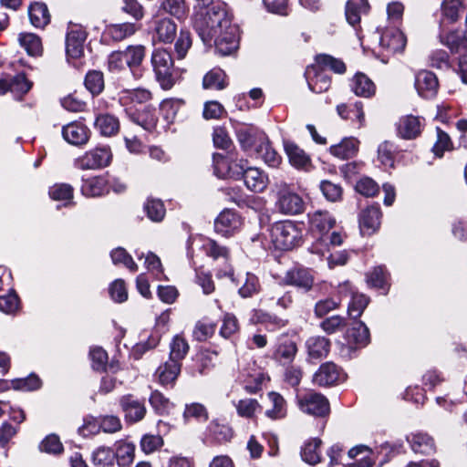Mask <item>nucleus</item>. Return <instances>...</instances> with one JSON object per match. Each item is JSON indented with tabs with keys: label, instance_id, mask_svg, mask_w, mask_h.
Here are the masks:
<instances>
[{
	"label": "nucleus",
	"instance_id": "nucleus-49",
	"mask_svg": "<svg viewBox=\"0 0 467 467\" xmlns=\"http://www.w3.org/2000/svg\"><path fill=\"white\" fill-rule=\"evenodd\" d=\"M317 66L322 70L330 69L335 73L343 74L346 71L345 63L329 55H318L316 58Z\"/></svg>",
	"mask_w": 467,
	"mask_h": 467
},
{
	"label": "nucleus",
	"instance_id": "nucleus-19",
	"mask_svg": "<svg viewBox=\"0 0 467 467\" xmlns=\"http://www.w3.org/2000/svg\"><path fill=\"white\" fill-rule=\"evenodd\" d=\"M379 45L388 51L396 53L404 49L406 37L398 28H388L381 34Z\"/></svg>",
	"mask_w": 467,
	"mask_h": 467
},
{
	"label": "nucleus",
	"instance_id": "nucleus-46",
	"mask_svg": "<svg viewBox=\"0 0 467 467\" xmlns=\"http://www.w3.org/2000/svg\"><path fill=\"white\" fill-rule=\"evenodd\" d=\"M161 9L179 20L183 19L188 11L185 0H162Z\"/></svg>",
	"mask_w": 467,
	"mask_h": 467
},
{
	"label": "nucleus",
	"instance_id": "nucleus-23",
	"mask_svg": "<svg viewBox=\"0 0 467 467\" xmlns=\"http://www.w3.org/2000/svg\"><path fill=\"white\" fill-rule=\"evenodd\" d=\"M285 150L292 166L298 170L308 171L311 160L306 152L293 142L285 143Z\"/></svg>",
	"mask_w": 467,
	"mask_h": 467
},
{
	"label": "nucleus",
	"instance_id": "nucleus-26",
	"mask_svg": "<svg viewBox=\"0 0 467 467\" xmlns=\"http://www.w3.org/2000/svg\"><path fill=\"white\" fill-rule=\"evenodd\" d=\"M412 451L416 453L431 454L435 451V443L431 437L426 433L416 432L407 436Z\"/></svg>",
	"mask_w": 467,
	"mask_h": 467
},
{
	"label": "nucleus",
	"instance_id": "nucleus-58",
	"mask_svg": "<svg viewBox=\"0 0 467 467\" xmlns=\"http://www.w3.org/2000/svg\"><path fill=\"white\" fill-rule=\"evenodd\" d=\"M355 190L365 197H373L379 192V187L371 178L362 177L356 182Z\"/></svg>",
	"mask_w": 467,
	"mask_h": 467
},
{
	"label": "nucleus",
	"instance_id": "nucleus-56",
	"mask_svg": "<svg viewBox=\"0 0 467 467\" xmlns=\"http://www.w3.org/2000/svg\"><path fill=\"white\" fill-rule=\"evenodd\" d=\"M367 282L370 286L386 291L388 289V274L384 267H375L368 275Z\"/></svg>",
	"mask_w": 467,
	"mask_h": 467
},
{
	"label": "nucleus",
	"instance_id": "nucleus-25",
	"mask_svg": "<svg viewBox=\"0 0 467 467\" xmlns=\"http://www.w3.org/2000/svg\"><path fill=\"white\" fill-rule=\"evenodd\" d=\"M285 283L308 291L312 288L314 277L307 269L295 268L288 271L285 277Z\"/></svg>",
	"mask_w": 467,
	"mask_h": 467
},
{
	"label": "nucleus",
	"instance_id": "nucleus-29",
	"mask_svg": "<svg viewBox=\"0 0 467 467\" xmlns=\"http://www.w3.org/2000/svg\"><path fill=\"white\" fill-rule=\"evenodd\" d=\"M358 144V140L353 137L345 138L338 144L332 145L329 151L339 159L347 160L357 154Z\"/></svg>",
	"mask_w": 467,
	"mask_h": 467
},
{
	"label": "nucleus",
	"instance_id": "nucleus-48",
	"mask_svg": "<svg viewBox=\"0 0 467 467\" xmlns=\"http://www.w3.org/2000/svg\"><path fill=\"white\" fill-rule=\"evenodd\" d=\"M170 358L169 360H173L175 362L181 363V361L185 358L189 350V345L185 338L182 336H175L170 345Z\"/></svg>",
	"mask_w": 467,
	"mask_h": 467
},
{
	"label": "nucleus",
	"instance_id": "nucleus-27",
	"mask_svg": "<svg viewBox=\"0 0 467 467\" xmlns=\"http://www.w3.org/2000/svg\"><path fill=\"white\" fill-rule=\"evenodd\" d=\"M310 228L321 235L327 234L336 223L335 218L328 213L316 211L308 214Z\"/></svg>",
	"mask_w": 467,
	"mask_h": 467
},
{
	"label": "nucleus",
	"instance_id": "nucleus-32",
	"mask_svg": "<svg viewBox=\"0 0 467 467\" xmlns=\"http://www.w3.org/2000/svg\"><path fill=\"white\" fill-rule=\"evenodd\" d=\"M151 99V93L145 88L124 89L119 93V103L124 107L146 103Z\"/></svg>",
	"mask_w": 467,
	"mask_h": 467
},
{
	"label": "nucleus",
	"instance_id": "nucleus-34",
	"mask_svg": "<svg viewBox=\"0 0 467 467\" xmlns=\"http://www.w3.org/2000/svg\"><path fill=\"white\" fill-rule=\"evenodd\" d=\"M95 129L105 137H110L119 130V119L110 114H100L95 119Z\"/></svg>",
	"mask_w": 467,
	"mask_h": 467
},
{
	"label": "nucleus",
	"instance_id": "nucleus-5",
	"mask_svg": "<svg viewBox=\"0 0 467 467\" xmlns=\"http://www.w3.org/2000/svg\"><path fill=\"white\" fill-rule=\"evenodd\" d=\"M111 157L109 147H96L77 158L74 165L79 170L101 169L110 163Z\"/></svg>",
	"mask_w": 467,
	"mask_h": 467
},
{
	"label": "nucleus",
	"instance_id": "nucleus-50",
	"mask_svg": "<svg viewBox=\"0 0 467 467\" xmlns=\"http://www.w3.org/2000/svg\"><path fill=\"white\" fill-rule=\"evenodd\" d=\"M260 289L261 285L258 277L252 273H246L244 280L238 289V293L243 298H248L258 294Z\"/></svg>",
	"mask_w": 467,
	"mask_h": 467
},
{
	"label": "nucleus",
	"instance_id": "nucleus-43",
	"mask_svg": "<svg viewBox=\"0 0 467 467\" xmlns=\"http://www.w3.org/2000/svg\"><path fill=\"white\" fill-rule=\"evenodd\" d=\"M131 109L132 107H130L129 109H126V111L134 123L141 126L145 130H151L154 128L157 119L153 110L150 107H146L143 112H129V110Z\"/></svg>",
	"mask_w": 467,
	"mask_h": 467
},
{
	"label": "nucleus",
	"instance_id": "nucleus-38",
	"mask_svg": "<svg viewBox=\"0 0 467 467\" xmlns=\"http://www.w3.org/2000/svg\"><path fill=\"white\" fill-rule=\"evenodd\" d=\"M351 89L357 96L368 98L375 93V85L366 75L358 73L352 79Z\"/></svg>",
	"mask_w": 467,
	"mask_h": 467
},
{
	"label": "nucleus",
	"instance_id": "nucleus-37",
	"mask_svg": "<svg viewBox=\"0 0 467 467\" xmlns=\"http://www.w3.org/2000/svg\"><path fill=\"white\" fill-rule=\"evenodd\" d=\"M81 192L88 197L100 196L108 192L107 182L100 176L87 179L82 183Z\"/></svg>",
	"mask_w": 467,
	"mask_h": 467
},
{
	"label": "nucleus",
	"instance_id": "nucleus-24",
	"mask_svg": "<svg viewBox=\"0 0 467 467\" xmlns=\"http://www.w3.org/2000/svg\"><path fill=\"white\" fill-rule=\"evenodd\" d=\"M214 173L219 178L226 176L236 177V171L239 169L240 161L237 162L232 156L225 158L220 153H215L213 156Z\"/></svg>",
	"mask_w": 467,
	"mask_h": 467
},
{
	"label": "nucleus",
	"instance_id": "nucleus-36",
	"mask_svg": "<svg viewBox=\"0 0 467 467\" xmlns=\"http://www.w3.org/2000/svg\"><path fill=\"white\" fill-rule=\"evenodd\" d=\"M181 372V363L173 360H168L160 366L156 371V376L162 385L173 384Z\"/></svg>",
	"mask_w": 467,
	"mask_h": 467
},
{
	"label": "nucleus",
	"instance_id": "nucleus-41",
	"mask_svg": "<svg viewBox=\"0 0 467 467\" xmlns=\"http://www.w3.org/2000/svg\"><path fill=\"white\" fill-rule=\"evenodd\" d=\"M207 439L216 442H225L233 437L232 429L217 421H212L207 428Z\"/></svg>",
	"mask_w": 467,
	"mask_h": 467
},
{
	"label": "nucleus",
	"instance_id": "nucleus-15",
	"mask_svg": "<svg viewBox=\"0 0 467 467\" xmlns=\"http://www.w3.org/2000/svg\"><path fill=\"white\" fill-rule=\"evenodd\" d=\"M237 140L244 150L254 149L262 142L266 135L254 126H241L236 129Z\"/></svg>",
	"mask_w": 467,
	"mask_h": 467
},
{
	"label": "nucleus",
	"instance_id": "nucleus-51",
	"mask_svg": "<svg viewBox=\"0 0 467 467\" xmlns=\"http://www.w3.org/2000/svg\"><path fill=\"white\" fill-rule=\"evenodd\" d=\"M237 414L240 417L253 419L256 412L261 410V405L255 399H243L235 404Z\"/></svg>",
	"mask_w": 467,
	"mask_h": 467
},
{
	"label": "nucleus",
	"instance_id": "nucleus-30",
	"mask_svg": "<svg viewBox=\"0 0 467 467\" xmlns=\"http://www.w3.org/2000/svg\"><path fill=\"white\" fill-rule=\"evenodd\" d=\"M346 338L349 344L364 347L369 342V331L361 321H355L347 330Z\"/></svg>",
	"mask_w": 467,
	"mask_h": 467
},
{
	"label": "nucleus",
	"instance_id": "nucleus-6",
	"mask_svg": "<svg viewBox=\"0 0 467 467\" xmlns=\"http://www.w3.org/2000/svg\"><path fill=\"white\" fill-rule=\"evenodd\" d=\"M299 409L309 415L315 417H325L330 411L328 400L315 391H308L297 398Z\"/></svg>",
	"mask_w": 467,
	"mask_h": 467
},
{
	"label": "nucleus",
	"instance_id": "nucleus-12",
	"mask_svg": "<svg viewBox=\"0 0 467 467\" xmlns=\"http://www.w3.org/2000/svg\"><path fill=\"white\" fill-rule=\"evenodd\" d=\"M119 406L124 413L126 421L138 422L145 417L146 408L143 401L131 394L120 397Z\"/></svg>",
	"mask_w": 467,
	"mask_h": 467
},
{
	"label": "nucleus",
	"instance_id": "nucleus-8",
	"mask_svg": "<svg viewBox=\"0 0 467 467\" xmlns=\"http://www.w3.org/2000/svg\"><path fill=\"white\" fill-rule=\"evenodd\" d=\"M246 163L240 160V166L236 172V177L244 178L246 187L255 192H262L267 186L268 177L257 168L245 167Z\"/></svg>",
	"mask_w": 467,
	"mask_h": 467
},
{
	"label": "nucleus",
	"instance_id": "nucleus-39",
	"mask_svg": "<svg viewBox=\"0 0 467 467\" xmlns=\"http://www.w3.org/2000/svg\"><path fill=\"white\" fill-rule=\"evenodd\" d=\"M226 86V75L221 68H213L203 77L202 87L205 89L222 90Z\"/></svg>",
	"mask_w": 467,
	"mask_h": 467
},
{
	"label": "nucleus",
	"instance_id": "nucleus-60",
	"mask_svg": "<svg viewBox=\"0 0 467 467\" xmlns=\"http://www.w3.org/2000/svg\"><path fill=\"white\" fill-rule=\"evenodd\" d=\"M461 9L460 0H443L441 4L442 16L451 22H455L459 18Z\"/></svg>",
	"mask_w": 467,
	"mask_h": 467
},
{
	"label": "nucleus",
	"instance_id": "nucleus-53",
	"mask_svg": "<svg viewBox=\"0 0 467 467\" xmlns=\"http://www.w3.org/2000/svg\"><path fill=\"white\" fill-rule=\"evenodd\" d=\"M321 441L318 439L311 440L305 443L301 451L302 459L311 464L315 465L320 462L319 446Z\"/></svg>",
	"mask_w": 467,
	"mask_h": 467
},
{
	"label": "nucleus",
	"instance_id": "nucleus-16",
	"mask_svg": "<svg viewBox=\"0 0 467 467\" xmlns=\"http://www.w3.org/2000/svg\"><path fill=\"white\" fill-rule=\"evenodd\" d=\"M306 77L309 88L315 93L325 92L330 88L329 76L317 65L307 67Z\"/></svg>",
	"mask_w": 467,
	"mask_h": 467
},
{
	"label": "nucleus",
	"instance_id": "nucleus-55",
	"mask_svg": "<svg viewBox=\"0 0 467 467\" xmlns=\"http://www.w3.org/2000/svg\"><path fill=\"white\" fill-rule=\"evenodd\" d=\"M144 211L149 219L153 222H161L165 216V207L163 202L159 199L150 198L144 204Z\"/></svg>",
	"mask_w": 467,
	"mask_h": 467
},
{
	"label": "nucleus",
	"instance_id": "nucleus-2",
	"mask_svg": "<svg viewBox=\"0 0 467 467\" xmlns=\"http://www.w3.org/2000/svg\"><path fill=\"white\" fill-rule=\"evenodd\" d=\"M270 235L275 249L284 251L293 249L302 239L301 230L291 221H282L273 224Z\"/></svg>",
	"mask_w": 467,
	"mask_h": 467
},
{
	"label": "nucleus",
	"instance_id": "nucleus-35",
	"mask_svg": "<svg viewBox=\"0 0 467 467\" xmlns=\"http://www.w3.org/2000/svg\"><path fill=\"white\" fill-rule=\"evenodd\" d=\"M369 9L368 0H348L346 4L345 15L347 21L351 26H356L360 22V15L367 13Z\"/></svg>",
	"mask_w": 467,
	"mask_h": 467
},
{
	"label": "nucleus",
	"instance_id": "nucleus-22",
	"mask_svg": "<svg viewBox=\"0 0 467 467\" xmlns=\"http://www.w3.org/2000/svg\"><path fill=\"white\" fill-rule=\"evenodd\" d=\"M122 52L130 73L135 78H140L142 75L140 66L145 57V47L141 45L130 46Z\"/></svg>",
	"mask_w": 467,
	"mask_h": 467
},
{
	"label": "nucleus",
	"instance_id": "nucleus-4",
	"mask_svg": "<svg viewBox=\"0 0 467 467\" xmlns=\"http://www.w3.org/2000/svg\"><path fill=\"white\" fill-rule=\"evenodd\" d=\"M277 210L287 215L300 214L305 210V202L302 197L293 192L285 182L275 184Z\"/></svg>",
	"mask_w": 467,
	"mask_h": 467
},
{
	"label": "nucleus",
	"instance_id": "nucleus-33",
	"mask_svg": "<svg viewBox=\"0 0 467 467\" xmlns=\"http://www.w3.org/2000/svg\"><path fill=\"white\" fill-rule=\"evenodd\" d=\"M337 112L343 119L356 120L359 126L364 123L363 105L359 101L353 104H339L337 106Z\"/></svg>",
	"mask_w": 467,
	"mask_h": 467
},
{
	"label": "nucleus",
	"instance_id": "nucleus-47",
	"mask_svg": "<svg viewBox=\"0 0 467 467\" xmlns=\"http://www.w3.org/2000/svg\"><path fill=\"white\" fill-rule=\"evenodd\" d=\"M137 31V27L132 23L116 24L108 26L107 34L115 41H121Z\"/></svg>",
	"mask_w": 467,
	"mask_h": 467
},
{
	"label": "nucleus",
	"instance_id": "nucleus-10",
	"mask_svg": "<svg viewBox=\"0 0 467 467\" xmlns=\"http://www.w3.org/2000/svg\"><path fill=\"white\" fill-rule=\"evenodd\" d=\"M242 224V218L235 211L224 209L214 221V230L217 234L228 237L234 234Z\"/></svg>",
	"mask_w": 467,
	"mask_h": 467
},
{
	"label": "nucleus",
	"instance_id": "nucleus-17",
	"mask_svg": "<svg viewBox=\"0 0 467 467\" xmlns=\"http://www.w3.org/2000/svg\"><path fill=\"white\" fill-rule=\"evenodd\" d=\"M177 35V25L171 18H161L155 21L153 40L163 44L173 42Z\"/></svg>",
	"mask_w": 467,
	"mask_h": 467
},
{
	"label": "nucleus",
	"instance_id": "nucleus-3",
	"mask_svg": "<svg viewBox=\"0 0 467 467\" xmlns=\"http://www.w3.org/2000/svg\"><path fill=\"white\" fill-rule=\"evenodd\" d=\"M151 65L156 79L163 89H170L175 83L173 59L171 53L163 48H156L151 55Z\"/></svg>",
	"mask_w": 467,
	"mask_h": 467
},
{
	"label": "nucleus",
	"instance_id": "nucleus-44",
	"mask_svg": "<svg viewBox=\"0 0 467 467\" xmlns=\"http://www.w3.org/2000/svg\"><path fill=\"white\" fill-rule=\"evenodd\" d=\"M134 445L130 442L122 441L117 442L114 453L119 466L125 467L130 465L134 458Z\"/></svg>",
	"mask_w": 467,
	"mask_h": 467
},
{
	"label": "nucleus",
	"instance_id": "nucleus-63",
	"mask_svg": "<svg viewBox=\"0 0 467 467\" xmlns=\"http://www.w3.org/2000/svg\"><path fill=\"white\" fill-rule=\"evenodd\" d=\"M320 190L325 198L330 202H337L341 199L342 188L339 184L333 183L330 181H322Z\"/></svg>",
	"mask_w": 467,
	"mask_h": 467
},
{
	"label": "nucleus",
	"instance_id": "nucleus-57",
	"mask_svg": "<svg viewBox=\"0 0 467 467\" xmlns=\"http://www.w3.org/2000/svg\"><path fill=\"white\" fill-rule=\"evenodd\" d=\"M110 257L114 265L122 264L131 272L138 270L137 264L133 261L132 257L122 247H118L111 251Z\"/></svg>",
	"mask_w": 467,
	"mask_h": 467
},
{
	"label": "nucleus",
	"instance_id": "nucleus-21",
	"mask_svg": "<svg viewBox=\"0 0 467 467\" xmlns=\"http://www.w3.org/2000/svg\"><path fill=\"white\" fill-rule=\"evenodd\" d=\"M421 127L422 122L419 117L407 115L399 119L397 131L402 139L412 140L420 134Z\"/></svg>",
	"mask_w": 467,
	"mask_h": 467
},
{
	"label": "nucleus",
	"instance_id": "nucleus-52",
	"mask_svg": "<svg viewBox=\"0 0 467 467\" xmlns=\"http://www.w3.org/2000/svg\"><path fill=\"white\" fill-rule=\"evenodd\" d=\"M85 87L92 95L100 94L105 87L104 76L101 71H88L85 78Z\"/></svg>",
	"mask_w": 467,
	"mask_h": 467
},
{
	"label": "nucleus",
	"instance_id": "nucleus-45",
	"mask_svg": "<svg viewBox=\"0 0 467 467\" xmlns=\"http://www.w3.org/2000/svg\"><path fill=\"white\" fill-rule=\"evenodd\" d=\"M92 461L98 467H110L116 461V455L111 448L100 446L93 451Z\"/></svg>",
	"mask_w": 467,
	"mask_h": 467
},
{
	"label": "nucleus",
	"instance_id": "nucleus-20",
	"mask_svg": "<svg viewBox=\"0 0 467 467\" xmlns=\"http://www.w3.org/2000/svg\"><path fill=\"white\" fill-rule=\"evenodd\" d=\"M31 25L39 29H44L51 21V15L47 5L44 2H33L27 8Z\"/></svg>",
	"mask_w": 467,
	"mask_h": 467
},
{
	"label": "nucleus",
	"instance_id": "nucleus-28",
	"mask_svg": "<svg viewBox=\"0 0 467 467\" xmlns=\"http://www.w3.org/2000/svg\"><path fill=\"white\" fill-rule=\"evenodd\" d=\"M296 351V343L284 337L279 339L278 344L275 346L273 352V358L284 365L289 364L294 359Z\"/></svg>",
	"mask_w": 467,
	"mask_h": 467
},
{
	"label": "nucleus",
	"instance_id": "nucleus-64",
	"mask_svg": "<svg viewBox=\"0 0 467 467\" xmlns=\"http://www.w3.org/2000/svg\"><path fill=\"white\" fill-rule=\"evenodd\" d=\"M149 401L153 410L159 414L166 413L169 410L170 400L158 390L151 392Z\"/></svg>",
	"mask_w": 467,
	"mask_h": 467
},
{
	"label": "nucleus",
	"instance_id": "nucleus-9",
	"mask_svg": "<svg viewBox=\"0 0 467 467\" xmlns=\"http://www.w3.org/2000/svg\"><path fill=\"white\" fill-rule=\"evenodd\" d=\"M346 375L343 370L333 362L323 363L313 376L314 384L320 387H328L343 382Z\"/></svg>",
	"mask_w": 467,
	"mask_h": 467
},
{
	"label": "nucleus",
	"instance_id": "nucleus-42",
	"mask_svg": "<svg viewBox=\"0 0 467 467\" xmlns=\"http://www.w3.org/2000/svg\"><path fill=\"white\" fill-rule=\"evenodd\" d=\"M19 44L30 56L42 54V41L38 36L33 33H21L18 36Z\"/></svg>",
	"mask_w": 467,
	"mask_h": 467
},
{
	"label": "nucleus",
	"instance_id": "nucleus-14",
	"mask_svg": "<svg viewBox=\"0 0 467 467\" xmlns=\"http://www.w3.org/2000/svg\"><path fill=\"white\" fill-rule=\"evenodd\" d=\"M62 136L69 144L82 146L89 140V130L83 123L73 121L63 126Z\"/></svg>",
	"mask_w": 467,
	"mask_h": 467
},
{
	"label": "nucleus",
	"instance_id": "nucleus-59",
	"mask_svg": "<svg viewBox=\"0 0 467 467\" xmlns=\"http://www.w3.org/2000/svg\"><path fill=\"white\" fill-rule=\"evenodd\" d=\"M9 91L15 94H25L31 88V82L27 80L25 74H17L8 78Z\"/></svg>",
	"mask_w": 467,
	"mask_h": 467
},
{
	"label": "nucleus",
	"instance_id": "nucleus-31",
	"mask_svg": "<svg viewBox=\"0 0 467 467\" xmlns=\"http://www.w3.org/2000/svg\"><path fill=\"white\" fill-rule=\"evenodd\" d=\"M306 347L310 358L319 359L328 354L330 342L325 337H311L306 340Z\"/></svg>",
	"mask_w": 467,
	"mask_h": 467
},
{
	"label": "nucleus",
	"instance_id": "nucleus-40",
	"mask_svg": "<svg viewBox=\"0 0 467 467\" xmlns=\"http://www.w3.org/2000/svg\"><path fill=\"white\" fill-rule=\"evenodd\" d=\"M255 152L270 167H277L281 162V157L272 148L267 137L256 146Z\"/></svg>",
	"mask_w": 467,
	"mask_h": 467
},
{
	"label": "nucleus",
	"instance_id": "nucleus-61",
	"mask_svg": "<svg viewBox=\"0 0 467 467\" xmlns=\"http://www.w3.org/2000/svg\"><path fill=\"white\" fill-rule=\"evenodd\" d=\"M441 42L452 53H457L463 43L462 35L458 31H451L440 36Z\"/></svg>",
	"mask_w": 467,
	"mask_h": 467
},
{
	"label": "nucleus",
	"instance_id": "nucleus-54",
	"mask_svg": "<svg viewBox=\"0 0 467 467\" xmlns=\"http://www.w3.org/2000/svg\"><path fill=\"white\" fill-rule=\"evenodd\" d=\"M369 299L363 294L352 293L348 307V316L352 318H358L367 306Z\"/></svg>",
	"mask_w": 467,
	"mask_h": 467
},
{
	"label": "nucleus",
	"instance_id": "nucleus-11",
	"mask_svg": "<svg viewBox=\"0 0 467 467\" xmlns=\"http://www.w3.org/2000/svg\"><path fill=\"white\" fill-rule=\"evenodd\" d=\"M414 86L419 96L423 99H433L439 90L436 75L429 70H420L415 74Z\"/></svg>",
	"mask_w": 467,
	"mask_h": 467
},
{
	"label": "nucleus",
	"instance_id": "nucleus-1",
	"mask_svg": "<svg viewBox=\"0 0 467 467\" xmlns=\"http://www.w3.org/2000/svg\"><path fill=\"white\" fill-rule=\"evenodd\" d=\"M194 16L193 26L205 45L214 43L223 56L234 52L239 45V27L224 3H213Z\"/></svg>",
	"mask_w": 467,
	"mask_h": 467
},
{
	"label": "nucleus",
	"instance_id": "nucleus-7",
	"mask_svg": "<svg viewBox=\"0 0 467 467\" xmlns=\"http://www.w3.org/2000/svg\"><path fill=\"white\" fill-rule=\"evenodd\" d=\"M87 32L78 24H70L66 37V52L68 57L79 58L84 53Z\"/></svg>",
	"mask_w": 467,
	"mask_h": 467
},
{
	"label": "nucleus",
	"instance_id": "nucleus-62",
	"mask_svg": "<svg viewBox=\"0 0 467 467\" xmlns=\"http://www.w3.org/2000/svg\"><path fill=\"white\" fill-rule=\"evenodd\" d=\"M192 47L191 34L187 30L182 29L179 37L175 42V52L179 59L185 57L189 48Z\"/></svg>",
	"mask_w": 467,
	"mask_h": 467
},
{
	"label": "nucleus",
	"instance_id": "nucleus-13",
	"mask_svg": "<svg viewBox=\"0 0 467 467\" xmlns=\"http://www.w3.org/2000/svg\"><path fill=\"white\" fill-rule=\"evenodd\" d=\"M381 211L379 204L371 205L363 210L359 214V228L363 235H371L380 226Z\"/></svg>",
	"mask_w": 467,
	"mask_h": 467
},
{
	"label": "nucleus",
	"instance_id": "nucleus-18",
	"mask_svg": "<svg viewBox=\"0 0 467 467\" xmlns=\"http://www.w3.org/2000/svg\"><path fill=\"white\" fill-rule=\"evenodd\" d=\"M268 407L265 415L272 420H280L287 415V403L284 397L275 391L267 393Z\"/></svg>",
	"mask_w": 467,
	"mask_h": 467
}]
</instances>
